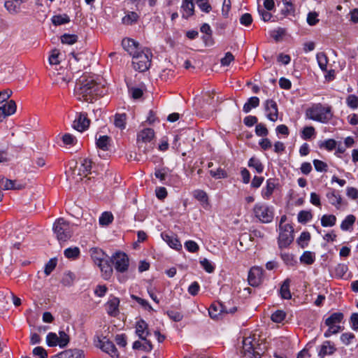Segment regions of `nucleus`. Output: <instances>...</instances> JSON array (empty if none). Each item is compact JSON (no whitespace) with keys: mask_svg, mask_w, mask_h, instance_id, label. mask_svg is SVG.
<instances>
[{"mask_svg":"<svg viewBox=\"0 0 358 358\" xmlns=\"http://www.w3.org/2000/svg\"><path fill=\"white\" fill-rule=\"evenodd\" d=\"M154 136V129L151 128H145L138 133L137 142L138 143H140L141 142L145 143H149L153 139Z\"/></svg>","mask_w":358,"mask_h":358,"instance_id":"21","label":"nucleus"},{"mask_svg":"<svg viewBox=\"0 0 358 358\" xmlns=\"http://www.w3.org/2000/svg\"><path fill=\"white\" fill-rule=\"evenodd\" d=\"M312 214L309 211L301 210L298 214V222L300 223H306L312 219Z\"/></svg>","mask_w":358,"mask_h":358,"instance_id":"54","label":"nucleus"},{"mask_svg":"<svg viewBox=\"0 0 358 358\" xmlns=\"http://www.w3.org/2000/svg\"><path fill=\"white\" fill-rule=\"evenodd\" d=\"M181 8L182 10V17L187 20L194 14V4L193 0H183Z\"/></svg>","mask_w":358,"mask_h":358,"instance_id":"22","label":"nucleus"},{"mask_svg":"<svg viewBox=\"0 0 358 358\" xmlns=\"http://www.w3.org/2000/svg\"><path fill=\"white\" fill-rule=\"evenodd\" d=\"M74 92L78 100L92 102L97 97L103 96L106 88L99 77L84 74L77 80Z\"/></svg>","mask_w":358,"mask_h":358,"instance_id":"1","label":"nucleus"},{"mask_svg":"<svg viewBox=\"0 0 358 358\" xmlns=\"http://www.w3.org/2000/svg\"><path fill=\"white\" fill-rule=\"evenodd\" d=\"M78 38L76 34H64L61 36V41L64 44L73 45L77 42Z\"/></svg>","mask_w":358,"mask_h":358,"instance_id":"48","label":"nucleus"},{"mask_svg":"<svg viewBox=\"0 0 358 358\" xmlns=\"http://www.w3.org/2000/svg\"><path fill=\"white\" fill-rule=\"evenodd\" d=\"M59 338L55 333L50 332L46 336V342L48 346L55 347L59 345Z\"/></svg>","mask_w":358,"mask_h":358,"instance_id":"50","label":"nucleus"},{"mask_svg":"<svg viewBox=\"0 0 358 358\" xmlns=\"http://www.w3.org/2000/svg\"><path fill=\"white\" fill-rule=\"evenodd\" d=\"M280 256L283 263L287 267H294L298 264L296 256L292 253L281 252Z\"/></svg>","mask_w":358,"mask_h":358,"instance_id":"26","label":"nucleus"},{"mask_svg":"<svg viewBox=\"0 0 358 358\" xmlns=\"http://www.w3.org/2000/svg\"><path fill=\"white\" fill-rule=\"evenodd\" d=\"M259 105V99L257 96H252L249 98L247 102L243 105V110L248 113L252 108H255Z\"/></svg>","mask_w":358,"mask_h":358,"instance_id":"32","label":"nucleus"},{"mask_svg":"<svg viewBox=\"0 0 358 358\" xmlns=\"http://www.w3.org/2000/svg\"><path fill=\"white\" fill-rule=\"evenodd\" d=\"M127 115L125 113H117L114 117V124L116 127L124 129L126 127Z\"/></svg>","mask_w":358,"mask_h":358,"instance_id":"35","label":"nucleus"},{"mask_svg":"<svg viewBox=\"0 0 358 358\" xmlns=\"http://www.w3.org/2000/svg\"><path fill=\"white\" fill-rule=\"evenodd\" d=\"M332 107L321 103H313L306 110L307 118L322 123L329 122L333 117Z\"/></svg>","mask_w":358,"mask_h":358,"instance_id":"2","label":"nucleus"},{"mask_svg":"<svg viewBox=\"0 0 358 358\" xmlns=\"http://www.w3.org/2000/svg\"><path fill=\"white\" fill-rule=\"evenodd\" d=\"M100 348L113 358H119V352L114 343L106 337L100 341Z\"/></svg>","mask_w":358,"mask_h":358,"instance_id":"13","label":"nucleus"},{"mask_svg":"<svg viewBox=\"0 0 358 358\" xmlns=\"http://www.w3.org/2000/svg\"><path fill=\"white\" fill-rule=\"evenodd\" d=\"M51 22L55 26H60L69 23L70 22V17L66 13L55 15L52 17Z\"/></svg>","mask_w":358,"mask_h":358,"instance_id":"33","label":"nucleus"},{"mask_svg":"<svg viewBox=\"0 0 358 358\" xmlns=\"http://www.w3.org/2000/svg\"><path fill=\"white\" fill-rule=\"evenodd\" d=\"M291 279L287 278L282 283L280 289L279 294L282 299H290L292 298V294L289 289Z\"/></svg>","mask_w":358,"mask_h":358,"instance_id":"25","label":"nucleus"},{"mask_svg":"<svg viewBox=\"0 0 358 358\" xmlns=\"http://www.w3.org/2000/svg\"><path fill=\"white\" fill-rule=\"evenodd\" d=\"M84 352L79 349H69L60 352L55 357L52 358H84Z\"/></svg>","mask_w":358,"mask_h":358,"instance_id":"20","label":"nucleus"},{"mask_svg":"<svg viewBox=\"0 0 358 358\" xmlns=\"http://www.w3.org/2000/svg\"><path fill=\"white\" fill-rule=\"evenodd\" d=\"M255 134L257 136L265 137L268 134V130L263 123H259L255 127Z\"/></svg>","mask_w":358,"mask_h":358,"instance_id":"53","label":"nucleus"},{"mask_svg":"<svg viewBox=\"0 0 358 358\" xmlns=\"http://www.w3.org/2000/svg\"><path fill=\"white\" fill-rule=\"evenodd\" d=\"M348 270V267L345 264H338L335 267V275L337 278H342Z\"/></svg>","mask_w":358,"mask_h":358,"instance_id":"56","label":"nucleus"},{"mask_svg":"<svg viewBox=\"0 0 358 358\" xmlns=\"http://www.w3.org/2000/svg\"><path fill=\"white\" fill-rule=\"evenodd\" d=\"M310 240V234L308 231H303L297 238L296 242L301 248L308 246V241Z\"/></svg>","mask_w":358,"mask_h":358,"instance_id":"44","label":"nucleus"},{"mask_svg":"<svg viewBox=\"0 0 358 358\" xmlns=\"http://www.w3.org/2000/svg\"><path fill=\"white\" fill-rule=\"evenodd\" d=\"M120 300L117 297H113L106 303L107 313L111 317H115L119 313Z\"/></svg>","mask_w":358,"mask_h":358,"instance_id":"17","label":"nucleus"},{"mask_svg":"<svg viewBox=\"0 0 358 358\" xmlns=\"http://www.w3.org/2000/svg\"><path fill=\"white\" fill-rule=\"evenodd\" d=\"M111 263L110 259H105L97 265L101 271L102 277L105 280H108L112 275L113 267Z\"/></svg>","mask_w":358,"mask_h":358,"instance_id":"23","label":"nucleus"},{"mask_svg":"<svg viewBox=\"0 0 358 358\" xmlns=\"http://www.w3.org/2000/svg\"><path fill=\"white\" fill-rule=\"evenodd\" d=\"M276 187L275 180L274 178H268L266 180V185L262 190V196L264 199H269L273 193Z\"/></svg>","mask_w":358,"mask_h":358,"instance_id":"24","label":"nucleus"},{"mask_svg":"<svg viewBox=\"0 0 358 358\" xmlns=\"http://www.w3.org/2000/svg\"><path fill=\"white\" fill-rule=\"evenodd\" d=\"M168 169L162 168V169H156L155 171V176L159 179V180L164 183V181L167 176Z\"/></svg>","mask_w":358,"mask_h":358,"instance_id":"61","label":"nucleus"},{"mask_svg":"<svg viewBox=\"0 0 358 358\" xmlns=\"http://www.w3.org/2000/svg\"><path fill=\"white\" fill-rule=\"evenodd\" d=\"M199 8L204 13H208L212 10L209 0H196Z\"/></svg>","mask_w":358,"mask_h":358,"instance_id":"58","label":"nucleus"},{"mask_svg":"<svg viewBox=\"0 0 358 358\" xmlns=\"http://www.w3.org/2000/svg\"><path fill=\"white\" fill-rule=\"evenodd\" d=\"M90 120L86 113H80L73 122L72 127L78 131L87 130L90 126Z\"/></svg>","mask_w":358,"mask_h":358,"instance_id":"12","label":"nucleus"},{"mask_svg":"<svg viewBox=\"0 0 358 358\" xmlns=\"http://www.w3.org/2000/svg\"><path fill=\"white\" fill-rule=\"evenodd\" d=\"M248 166L250 168L255 169L258 173H262L264 169L261 161L255 157H252L249 159Z\"/></svg>","mask_w":358,"mask_h":358,"instance_id":"37","label":"nucleus"},{"mask_svg":"<svg viewBox=\"0 0 358 358\" xmlns=\"http://www.w3.org/2000/svg\"><path fill=\"white\" fill-rule=\"evenodd\" d=\"M209 173L213 178L215 179H223L228 177L227 171L220 167L218 168L216 171L210 170Z\"/></svg>","mask_w":358,"mask_h":358,"instance_id":"49","label":"nucleus"},{"mask_svg":"<svg viewBox=\"0 0 358 358\" xmlns=\"http://www.w3.org/2000/svg\"><path fill=\"white\" fill-rule=\"evenodd\" d=\"M161 236L170 248L176 250H180L182 249V244L176 234L171 231H164L162 232Z\"/></svg>","mask_w":358,"mask_h":358,"instance_id":"11","label":"nucleus"},{"mask_svg":"<svg viewBox=\"0 0 358 358\" xmlns=\"http://www.w3.org/2000/svg\"><path fill=\"white\" fill-rule=\"evenodd\" d=\"M53 231L59 241H66L70 239L72 234V226L64 218H59L53 224Z\"/></svg>","mask_w":358,"mask_h":358,"instance_id":"5","label":"nucleus"},{"mask_svg":"<svg viewBox=\"0 0 358 358\" xmlns=\"http://www.w3.org/2000/svg\"><path fill=\"white\" fill-rule=\"evenodd\" d=\"M356 220V217L353 215H348L345 217V218L342 221L341 224V229L343 231H349L352 228Z\"/></svg>","mask_w":358,"mask_h":358,"instance_id":"34","label":"nucleus"},{"mask_svg":"<svg viewBox=\"0 0 358 358\" xmlns=\"http://www.w3.org/2000/svg\"><path fill=\"white\" fill-rule=\"evenodd\" d=\"M194 197L200 202L201 206L205 210H210V204L207 193L201 189H196L193 192Z\"/></svg>","mask_w":358,"mask_h":358,"instance_id":"16","label":"nucleus"},{"mask_svg":"<svg viewBox=\"0 0 358 358\" xmlns=\"http://www.w3.org/2000/svg\"><path fill=\"white\" fill-rule=\"evenodd\" d=\"M255 217L264 224L271 223L274 217L273 207L265 203H257L253 207Z\"/></svg>","mask_w":358,"mask_h":358,"instance_id":"6","label":"nucleus"},{"mask_svg":"<svg viewBox=\"0 0 358 358\" xmlns=\"http://www.w3.org/2000/svg\"><path fill=\"white\" fill-rule=\"evenodd\" d=\"M1 107H4L5 112H6L8 116L14 114L16 111L17 108L16 103L13 100H10L9 101L6 102L5 104L1 106Z\"/></svg>","mask_w":358,"mask_h":358,"instance_id":"51","label":"nucleus"},{"mask_svg":"<svg viewBox=\"0 0 358 358\" xmlns=\"http://www.w3.org/2000/svg\"><path fill=\"white\" fill-rule=\"evenodd\" d=\"M350 324L354 331H358V313H353L350 317Z\"/></svg>","mask_w":358,"mask_h":358,"instance_id":"64","label":"nucleus"},{"mask_svg":"<svg viewBox=\"0 0 358 358\" xmlns=\"http://www.w3.org/2000/svg\"><path fill=\"white\" fill-rule=\"evenodd\" d=\"M266 117L271 122L277 121L278 118V108L273 99H267L264 103Z\"/></svg>","mask_w":358,"mask_h":358,"instance_id":"10","label":"nucleus"},{"mask_svg":"<svg viewBox=\"0 0 358 358\" xmlns=\"http://www.w3.org/2000/svg\"><path fill=\"white\" fill-rule=\"evenodd\" d=\"M227 311L226 306L221 303H213L210 305L208 309V314L212 319L217 320L221 313Z\"/></svg>","mask_w":358,"mask_h":358,"instance_id":"18","label":"nucleus"},{"mask_svg":"<svg viewBox=\"0 0 358 358\" xmlns=\"http://www.w3.org/2000/svg\"><path fill=\"white\" fill-rule=\"evenodd\" d=\"M337 350L334 343L331 341H325L320 346L318 357L324 358L326 356L332 355Z\"/></svg>","mask_w":358,"mask_h":358,"instance_id":"14","label":"nucleus"},{"mask_svg":"<svg viewBox=\"0 0 358 358\" xmlns=\"http://www.w3.org/2000/svg\"><path fill=\"white\" fill-rule=\"evenodd\" d=\"M131 298L132 299H134V301H136L139 305H141L145 310H147L148 311H152L153 310V308L151 306V305L149 303V302L144 299H142L139 296H137L134 294H131Z\"/></svg>","mask_w":358,"mask_h":358,"instance_id":"47","label":"nucleus"},{"mask_svg":"<svg viewBox=\"0 0 358 358\" xmlns=\"http://www.w3.org/2000/svg\"><path fill=\"white\" fill-rule=\"evenodd\" d=\"M313 165L315 169V170L318 172H326L327 171L328 166L327 163L324 162L323 161H321L320 159H314Z\"/></svg>","mask_w":358,"mask_h":358,"instance_id":"59","label":"nucleus"},{"mask_svg":"<svg viewBox=\"0 0 358 358\" xmlns=\"http://www.w3.org/2000/svg\"><path fill=\"white\" fill-rule=\"evenodd\" d=\"M315 135V129L313 126H306L305 127L301 134V137L303 140L310 139L313 136Z\"/></svg>","mask_w":358,"mask_h":358,"instance_id":"46","label":"nucleus"},{"mask_svg":"<svg viewBox=\"0 0 358 358\" xmlns=\"http://www.w3.org/2000/svg\"><path fill=\"white\" fill-rule=\"evenodd\" d=\"M336 141L334 139L329 138L324 141H320L319 143V147L321 149L324 148L328 151H332L336 148Z\"/></svg>","mask_w":358,"mask_h":358,"instance_id":"43","label":"nucleus"},{"mask_svg":"<svg viewBox=\"0 0 358 358\" xmlns=\"http://www.w3.org/2000/svg\"><path fill=\"white\" fill-rule=\"evenodd\" d=\"M122 45L123 48L131 56L134 55L136 52H138L141 49L139 47L138 43L135 41L134 39L128 38L122 40Z\"/></svg>","mask_w":358,"mask_h":358,"instance_id":"15","label":"nucleus"},{"mask_svg":"<svg viewBox=\"0 0 358 358\" xmlns=\"http://www.w3.org/2000/svg\"><path fill=\"white\" fill-rule=\"evenodd\" d=\"M138 18L139 16L136 12L129 11L124 17H123L122 21L124 24L131 25L136 23Z\"/></svg>","mask_w":358,"mask_h":358,"instance_id":"36","label":"nucleus"},{"mask_svg":"<svg viewBox=\"0 0 358 358\" xmlns=\"http://www.w3.org/2000/svg\"><path fill=\"white\" fill-rule=\"evenodd\" d=\"M294 229L290 224H285L283 228H279L278 245L280 250L287 248L294 241Z\"/></svg>","mask_w":358,"mask_h":358,"instance_id":"7","label":"nucleus"},{"mask_svg":"<svg viewBox=\"0 0 358 358\" xmlns=\"http://www.w3.org/2000/svg\"><path fill=\"white\" fill-rule=\"evenodd\" d=\"M336 217L334 215H324L321 217V224L324 227H331L336 224Z\"/></svg>","mask_w":358,"mask_h":358,"instance_id":"38","label":"nucleus"},{"mask_svg":"<svg viewBox=\"0 0 358 358\" xmlns=\"http://www.w3.org/2000/svg\"><path fill=\"white\" fill-rule=\"evenodd\" d=\"M109 141L110 137L108 136H100L96 138V145L99 149L106 151L108 150Z\"/></svg>","mask_w":358,"mask_h":358,"instance_id":"40","label":"nucleus"},{"mask_svg":"<svg viewBox=\"0 0 358 358\" xmlns=\"http://www.w3.org/2000/svg\"><path fill=\"white\" fill-rule=\"evenodd\" d=\"M64 255L67 259H76L79 257L80 251L78 247L68 248L64 251Z\"/></svg>","mask_w":358,"mask_h":358,"instance_id":"42","label":"nucleus"},{"mask_svg":"<svg viewBox=\"0 0 358 358\" xmlns=\"http://www.w3.org/2000/svg\"><path fill=\"white\" fill-rule=\"evenodd\" d=\"M113 215L110 212H103L99 217V224L101 226H108L113 221Z\"/></svg>","mask_w":358,"mask_h":358,"instance_id":"41","label":"nucleus"},{"mask_svg":"<svg viewBox=\"0 0 358 358\" xmlns=\"http://www.w3.org/2000/svg\"><path fill=\"white\" fill-rule=\"evenodd\" d=\"M347 106L352 108L356 109L358 108V96L355 94H350L346 98Z\"/></svg>","mask_w":358,"mask_h":358,"instance_id":"55","label":"nucleus"},{"mask_svg":"<svg viewBox=\"0 0 358 358\" xmlns=\"http://www.w3.org/2000/svg\"><path fill=\"white\" fill-rule=\"evenodd\" d=\"M343 313L341 312L333 313L329 317H328L325 320L324 324L327 327H330L336 324H340L343 321Z\"/></svg>","mask_w":358,"mask_h":358,"instance_id":"29","label":"nucleus"},{"mask_svg":"<svg viewBox=\"0 0 358 358\" xmlns=\"http://www.w3.org/2000/svg\"><path fill=\"white\" fill-rule=\"evenodd\" d=\"M59 346L60 348H64L69 342V336L64 331H59Z\"/></svg>","mask_w":358,"mask_h":358,"instance_id":"60","label":"nucleus"},{"mask_svg":"<svg viewBox=\"0 0 358 358\" xmlns=\"http://www.w3.org/2000/svg\"><path fill=\"white\" fill-rule=\"evenodd\" d=\"M329 203L338 208L341 205L342 199L336 190L331 189L326 194Z\"/></svg>","mask_w":358,"mask_h":358,"instance_id":"28","label":"nucleus"},{"mask_svg":"<svg viewBox=\"0 0 358 358\" xmlns=\"http://www.w3.org/2000/svg\"><path fill=\"white\" fill-rule=\"evenodd\" d=\"M106 256V254L101 249L94 248L91 250V257L96 265L105 260Z\"/></svg>","mask_w":358,"mask_h":358,"instance_id":"31","label":"nucleus"},{"mask_svg":"<svg viewBox=\"0 0 358 358\" xmlns=\"http://www.w3.org/2000/svg\"><path fill=\"white\" fill-rule=\"evenodd\" d=\"M317 60L318 65L322 71H326L327 69L328 58L324 52L317 54Z\"/></svg>","mask_w":358,"mask_h":358,"instance_id":"45","label":"nucleus"},{"mask_svg":"<svg viewBox=\"0 0 358 358\" xmlns=\"http://www.w3.org/2000/svg\"><path fill=\"white\" fill-rule=\"evenodd\" d=\"M166 315L174 322H180L183 319L182 313L178 311L169 310L166 311Z\"/></svg>","mask_w":358,"mask_h":358,"instance_id":"57","label":"nucleus"},{"mask_svg":"<svg viewBox=\"0 0 358 358\" xmlns=\"http://www.w3.org/2000/svg\"><path fill=\"white\" fill-rule=\"evenodd\" d=\"M92 162L88 158H85L78 168V175L86 177L91 173Z\"/></svg>","mask_w":358,"mask_h":358,"instance_id":"27","label":"nucleus"},{"mask_svg":"<svg viewBox=\"0 0 358 358\" xmlns=\"http://www.w3.org/2000/svg\"><path fill=\"white\" fill-rule=\"evenodd\" d=\"M185 248L190 252H196L199 250V245L194 241H187L185 243Z\"/></svg>","mask_w":358,"mask_h":358,"instance_id":"62","label":"nucleus"},{"mask_svg":"<svg viewBox=\"0 0 358 358\" xmlns=\"http://www.w3.org/2000/svg\"><path fill=\"white\" fill-rule=\"evenodd\" d=\"M136 333L141 340H145V337L150 334L148 323L143 319H140L136 324Z\"/></svg>","mask_w":358,"mask_h":358,"instance_id":"19","label":"nucleus"},{"mask_svg":"<svg viewBox=\"0 0 358 358\" xmlns=\"http://www.w3.org/2000/svg\"><path fill=\"white\" fill-rule=\"evenodd\" d=\"M286 317V313L285 311L281 310H277L275 311L271 317V319L273 322L275 323L282 322Z\"/></svg>","mask_w":358,"mask_h":358,"instance_id":"52","label":"nucleus"},{"mask_svg":"<svg viewBox=\"0 0 358 358\" xmlns=\"http://www.w3.org/2000/svg\"><path fill=\"white\" fill-rule=\"evenodd\" d=\"M110 262L117 272L124 273L129 268V257L127 255L123 252L118 251L115 252L110 257Z\"/></svg>","mask_w":358,"mask_h":358,"instance_id":"8","label":"nucleus"},{"mask_svg":"<svg viewBox=\"0 0 358 358\" xmlns=\"http://www.w3.org/2000/svg\"><path fill=\"white\" fill-rule=\"evenodd\" d=\"M264 271L258 266H253L248 273V281L250 286L258 287L263 281Z\"/></svg>","mask_w":358,"mask_h":358,"instance_id":"9","label":"nucleus"},{"mask_svg":"<svg viewBox=\"0 0 358 358\" xmlns=\"http://www.w3.org/2000/svg\"><path fill=\"white\" fill-rule=\"evenodd\" d=\"M152 52L148 48L140 50L132 56V64L134 69L139 72H145L149 69L151 65Z\"/></svg>","mask_w":358,"mask_h":358,"instance_id":"4","label":"nucleus"},{"mask_svg":"<svg viewBox=\"0 0 358 358\" xmlns=\"http://www.w3.org/2000/svg\"><path fill=\"white\" fill-rule=\"evenodd\" d=\"M265 351V344L259 343L255 336H248L243 339L241 354L245 358H261Z\"/></svg>","mask_w":358,"mask_h":358,"instance_id":"3","label":"nucleus"},{"mask_svg":"<svg viewBox=\"0 0 358 358\" xmlns=\"http://www.w3.org/2000/svg\"><path fill=\"white\" fill-rule=\"evenodd\" d=\"M202 268L208 273H210L215 271V266L206 258L200 261Z\"/></svg>","mask_w":358,"mask_h":358,"instance_id":"63","label":"nucleus"},{"mask_svg":"<svg viewBox=\"0 0 358 358\" xmlns=\"http://www.w3.org/2000/svg\"><path fill=\"white\" fill-rule=\"evenodd\" d=\"M15 182V180L5 178L3 176H0V186L5 190L20 189L22 188V185H16Z\"/></svg>","mask_w":358,"mask_h":358,"instance_id":"30","label":"nucleus"},{"mask_svg":"<svg viewBox=\"0 0 358 358\" xmlns=\"http://www.w3.org/2000/svg\"><path fill=\"white\" fill-rule=\"evenodd\" d=\"M315 261V257L313 252L305 251L300 257V262L307 265L313 264Z\"/></svg>","mask_w":358,"mask_h":358,"instance_id":"39","label":"nucleus"}]
</instances>
